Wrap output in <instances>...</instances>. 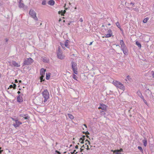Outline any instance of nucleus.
<instances>
[{"label":"nucleus","mask_w":154,"mask_h":154,"mask_svg":"<svg viewBox=\"0 0 154 154\" xmlns=\"http://www.w3.org/2000/svg\"><path fill=\"white\" fill-rule=\"evenodd\" d=\"M113 84L116 87L123 91L124 90L125 87L120 82L116 81H113Z\"/></svg>","instance_id":"nucleus-1"},{"label":"nucleus","mask_w":154,"mask_h":154,"mask_svg":"<svg viewBox=\"0 0 154 154\" xmlns=\"http://www.w3.org/2000/svg\"><path fill=\"white\" fill-rule=\"evenodd\" d=\"M71 64L72 69L73 72L75 74H77L78 71L77 63L75 62L72 61L71 62Z\"/></svg>","instance_id":"nucleus-2"},{"label":"nucleus","mask_w":154,"mask_h":154,"mask_svg":"<svg viewBox=\"0 0 154 154\" xmlns=\"http://www.w3.org/2000/svg\"><path fill=\"white\" fill-rule=\"evenodd\" d=\"M33 60L31 58H27L25 59L23 63V66L26 65H29L31 64L33 62Z\"/></svg>","instance_id":"nucleus-3"},{"label":"nucleus","mask_w":154,"mask_h":154,"mask_svg":"<svg viewBox=\"0 0 154 154\" xmlns=\"http://www.w3.org/2000/svg\"><path fill=\"white\" fill-rule=\"evenodd\" d=\"M29 14L35 20H38V19L36 16V13L32 10H30L29 12Z\"/></svg>","instance_id":"nucleus-4"},{"label":"nucleus","mask_w":154,"mask_h":154,"mask_svg":"<svg viewBox=\"0 0 154 154\" xmlns=\"http://www.w3.org/2000/svg\"><path fill=\"white\" fill-rule=\"evenodd\" d=\"M42 94L44 98L48 99L49 98V93L47 89L44 90V91L42 92Z\"/></svg>","instance_id":"nucleus-5"},{"label":"nucleus","mask_w":154,"mask_h":154,"mask_svg":"<svg viewBox=\"0 0 154 154\" xmlns=\"http://www.w3.org/2000/svg\"><path fill=\"white\" fill-rule=\"evenodd\" d=\"M13 120H15V122L13 124V125L15 128H18L20 125L22 124V123L18 120L13 119Z\"/></svg>","instance_id":"nucleus-6"},{"label":"nucleus","mask_w":154,"mask_h":154,"mask_svg":"<svg viewBox=\"0 0 154 154\" xmlns=\"http://www.w3.org/2000/svg\"><path fill=\"white\" fill-rule=\"evenodd\" d=\"M22 96H23V94L18 95L17 98V101L18 102L21 103L23 101V99Z\"/></svg>","instance_id":"nucleus-7"},{"label":"nucleus","mask_w":154,"mask_h":154,"mask_svg":"<svg viewBox=\"0 0 154 154\" xmlns=\"http://www.w3.org/2000/svg\"><path fill=\"white\" fill-rule=\"evenodd\" d=\"M120 44L121 47V49H124L127 48L125 43L122 40H120Z\"/></svg>","instance_id":"nucleus-8"},{"label":"nucleus","mask_w":154,"mask_h":154,"mask_svg":"<svg viewBox=\"0 0 154 154\" xmlns=\"http://www.w3.org/2000/svg\"><path fill=\"white\" fill-rule=\"evenodd\" d=\"M20 117H23L25 119L29 120L30 117L28 116V114H21L20 115Z\"/></svg>","instance_id":"nucleus-9"},{"label":"nucleus","mask_w":154,"mask_h":154,"mask_svg":"<svg viewBox=\"0 0 154 154\" xmlns=\"http://www.w3.org/2000/svg\"><path fill=\"white\" fill-rule=\"evenodd\" d=\"M107 106L104 104H101L100 106L98 107L99 109H101L105 111L106 109Z\"/></svg>","instance_id":"nucleus-10"},{"label":"nucleus","mask_w":154,"mask_h":154,"mask_svg":"<svg viewBox=\"0 0 154 154\" xmlns=\"http://www.w3.org/2000/svg\"><path fill=\"white\" fill-rule=\"evenodd\" d=\"M123 151L122 149L115 150L113 151V153L115 154H121V152Z\"/></svg>","instance_id":"nucleus-11"},{"label":"nucleus","mask_w":154,"mask_h":154,"mask_svg":"<svg viewBox=\"0 0 154 154\" xmlns=\"http://www.w3.org/2000/svg\"><path fill=\"white\" fill-rule=\"evenodd\" d=\"M12 64L15 67H20V65L14 60H12L11 62Z\"/></svg>","instance_id":"nucleus-12"},{"label":"nucleus","mask_w":154,"mask_h":154,"mask_svg":"<svg viewBox=\"0 0 154 154\" xmlns=\"http://www.w3.org/2000/svg\"><path fill=\"white\" fill-rule=\"evenodd\" d=\"M46 71V69L44 68H42L40 70V75L41 76H44L45 72Z\"/></svg>","instance_id":"nucleus-13"},{"label":"nucleus","mask_w":154,"mask_h":154,"mask_svg":"<svg viewBox=\"0 0 154 154\" xmlns=\"http://www.w3.org/2000/svg\"><path fill=\"white\" fill-rule=\"evenodd\" d=\"M69 42V41L68 40H66L64 44L65 46L67 48H69L68 44Z\"/></svg>","instance_id":"nucleus-14"},{"label":"nucleus","mask_w":154,"mask_h":154,"mask_svg":"<svg viewBox=\"0 0 154 154\" xmlns=\"http://www.w3.org/2000/svg\"><path fill=\"white\" fill-rule=\"evenodd\" d=\"M137 94L138 95L141 99H143L144 98V97L142 95L140 91H138L137 92Z\"/></svg>","instance_id":"nucleus-15"},{"label":"nucleus","mask_w":154,"mask_h":154,"mask_svg":"<svg viewBox=\"0 0 154 154\" xmlns=\"http://www.w3.org/2000/svg\"><path fill=\"white\" fill-rule=\"evenodd\" d=\"M48 3L50 5H53L55 4V2L53 0H50L48 2Z\"/></svg>","instance_id":"nucleus-16"},{"label":"nucleus","mask_w":154,"mask_h":154,"mask_svg":"<svg viewBox=\"0 0 154 154\" xmlns=\"http://www.w3.org/2000/svg\"><path fill=\"white\" fill-rule=\"evenodd\" d=\"M57 56L58 58L60 59H63V57L62 55L61 54V53H57Z\"/></svg>","instance_id":"nucleus-17"},{"label":"nucleus","mask_w":154,"mask_h":154,"mask_svg":"<svg viewBox=\"0 0 154 154\" xmlns=\"http://www.w3.org/2000/svg\"><path fill=\"white\" fill-rule=\"evenodd\" d=\"M21 0H20L19 2V5L20 8H23L24 6V5L23 3H21Z\"/></svg>","instance_id":"nucleus-18"},{"label":"nucleus","mask_w":154,"mask_h":154,"mask_svg":"<svg viewBox=\"0 0 154 154\" xmlns=\"http://www.w3.org/2000/svg\"><path fill=\"white\" fill-rule=\"evenodd\" d=\"M116 25L120 29L121 31H123V29L121 28L120 23L118 22L116 23Z\"/></svg>","instance_id":"nucleus-19"},{"label":"nucleus","mask_w":154,"mask_h":154,"mask_svg":"<svg viewBox=\"0 0 154 154\" xmlns=\"http://www.w3.org/2000/svg\"><path fill=\"white\" fill-rule=\"evenodd\" d=\"M112 35L108 33L107 34H105L104 35V36H103V38H104V37L106 38H109V37H111Z\"/></svg>","instance_id":"nucleus-20"},{"label":"nucleus","mask_w":154,"mask_h":154,"mask_svg":"<svg viewBox=\"0 0 154 154\" xmlns=\"http://www.w3.org/2000/svg\"><path fill=\"white\" fill-rule=\"evenodd\" d=\"M123 51V52L124 54H126L128 53V50L127 48H124V49H121Z\"/></svg>","instance_id":"nucleus-21"},{"label":"nucleus","mask_w":154,"mask_h":154,"mask_svg":"<svg viewBox=\"0 0 154 154\" xmlns=\"http://www.w3.org/2000/svg\"><path fill=\"white\" fill-rule=\"evenodd\" d=\"M51 73H48V74L46 73V79L47 80H48L49 79Z\"/></svg>","instance_id":"nucleus-22"},{"label":"nucleus","mask_w":154,"mask_h":154,"mask_svg":"<svg viewBox=\"0 0 154 154\" xmlns=\"http://www.w3.org/2000/svg\"><path fill=\"white\" fill-rule=\"evenodd\" d=\"M142 142L143 143L144 146H146L147 144V140L146 139H145L144 140H142Z\"/></svg>","instance_id":"nucleus-23"},{"label":"nucleus","mask_w":154,"mask_h":154,"mask_svg":"<svg viewBox=\"0 0 154 154\" xmlns=\"http://www.w3.org/2000/svg\"><path fill=\"white\" fill-rule=\"evenodd\" d=\"M136 44L138 46V47L140 48H141V44L138 41L136 42Z\"/></svg>","instance_id":"nucleus-24"},{"label":"nucleus","mask_w":154,"mask_h":154,"mask_svg":"<svg viewBox=\"0 0 154 154\" xmlns=\"http://www.w3.org/2000/svg\"><path fill=\"white\" fill-rule=\"evenodd\" d=\"M149 17H146V18H144L143 21V23H146L147 22V21L149 20Z\"/></svg>","instance_id":"nucleus-25"},{"label":"nucleus","mask_w":154,"mask_h":154,"mask_svg":"<svg viewBox=\"0 0 154 154\" xmlns=\"http://www.w3.org/2000/svg\"><path fill=\"white\" fill-rule=\"evenodd\" d=\"M68 115L69 118L70 119H72L74 118V116L71 114H68Z\"/></svg>","instance_id":"nucleus-26"},{"label":"nucleus","mask_w":154,"mask_h":154,"mask_svg":"<svg viewBox=\"0 0 154 154\" xmlns=\"http://www.w3.org/2000/svg\"><path fill=\"white\" fill-rule=\"evenodd\" d=\"M137 148H138V149L140 150V151L142 153H143V150L142 147L141 146H138Z\"/></svg>","instance_id":"nucleus-27"},{"label":"nucleus","mask_w":154,"mask_h":154,"mask_svg":"<svg viewBox=\"0 0 154 154\" xmlns=\"http://www.w3.org/2000/svg\"><path fill=\"white\" fill-rule=\"evenodd\" d=\"M44 76H41L40 77V82H42V81H45V79H43V78L44 77Z\"/></svg>","instance_id":"nucleus-28"},{"label":"nucleus","mask_w":154,"mask_h":154,"mask_svg":"<svg viewBox=\"0 0 154 154\" xmlns=\"http://www.w3.org/2000/svg\"><path fill=\"white\" fill-rule=\"evenodd\" d=\"M85 136L83 135L82 137H81L80 138L79 140L81 141V140H85Z\"/></svg>","instance_id":"nucleus-29"},{"label":"nucleus","mask_w":154,"mask_h":154,"mask_svg":"<svg viewBox=\"0 0 154 154\" xmlns=\"http://www.w3.org/2000/svg\"><path fill=\"white\" fill-rule=\"evenodd\" d=\"M107 32L109 34H110L112 35V30L111 29H109L108 30Z\"/></svg>","instance_id":"nucleus-30"},{"label":"nucleus","mask_w":154,"mask_h":154,"mask_svg":"<svg viewBox=\"0 0 154 154\" xmlns=\"http://www.w3.org/2000/svg\"><path fill=\"white\" fill-rule=\"evenodd\" d=\"M127 79L130 82H131L132 80V79L130 77L129 75L127 76Z\"/></svg>","instance_id":"nucleus-31"},{"label":"nucleus","mask_w":154,"mask_h":154,"mask_svg":"<svg viewBox=\"0 0 154 154\" xmlns=\"http://www.w3.org/2000/svg\"><path fill=\"white\" fill-rule=\"evenodd\" d=\"M73 78L74 79H75V80H77L76 79L77 78H78V77L76 75H75V74H74L73 76Z\"/></svg>","instance_id":"nucleus-32"},{"label":"nucleus","mask_w":154,"mask_h":154,"mask_svg":"<svg viewBox=\"0 0 154 154\" xmlns=\"http://www.w3.org/2000/svg\"><path fill=\"white\" fill-rule=\"evenodd\" d=\"M42 4L43 5H46V1L45 0H43L42 2Z\"/></svg>","instance_id":"nucleus-33"},{"label":"nucleus","mask_w":154,"mask_h":154,"mask_svg":"<svg viewBox=\"0 0 154 154\" xmlns=\"http://www.w3.org/2000/svg\"><path fill=\"white\" fill-rule=\"evenodd\" d=\"M62 13V14H61V15L64 16V14L66 13V11L65 10H64L63 11Z\"/></svg>","instance_id":"nucleus-34"},{"label":"nucleus","mask_w":154,"mask_h":154,"mask_svg":"<svg viewBox=\"0 0 154 154\" xmlns=\"http://www.w3.org/2000/svg\"><path fill=\"white\" fill-rule=\"evenodd\" d=\"M100 113L101 115H105V114H106V113H105V112L103 111H101Z\"/></svg>","instance_id":"nucleus-35"},{"label":"nucleus","mask_w":154,"mask_h":154,"mask_svg":"<svg viewBox=\"0 0 154 154\" xmlns=\"http://www.w3.org/2000/svg\"><path fill=\"white\" fill-rule=\"evenodd\" d=\"M55 154H61L59 151L57 150H55Z\"/></svg>","instance_id":"nucleus-36"},{"label":"nucleus","mask_w":154,"mask_h":154,"mask_svg":"<svg viewBox=\"0 0 154 154\" xmlns=\"http://www.w3.org/2000/svg\"><path fill=\"white\" fill-rule=\"evenodd\" d=\"M13 88V89H14V87L13 86V85H10L9 87L8 88V89H9V88Z\"/></svg>","instance_id":"nucleus-37"},{"label":"nucleus","mask_w":154,"mask_h":154,"mask_svg":"<svg viewBox=\"0 0 154 154\" xmlns=\"http://www.w3.org/2000/svg\"><path fill=\"white\" fill-rule=\"evenodd\" d=\"M12 84H13V85L14 87V89H15L16 88V85L15 84L13 83H12Z\"/></svg>","instance_id":"nucleus-38"},{"label":"nucleus","mask_w":154,"mask_h":154,"mask_svg":"<svg viewBox=\"0 0 154 154\" xmlns=\"http://www.w3.org/2000/svg\"><path fill=\"white\" fill-rule=\"evenodd\" d=\"M142 99L143 100V101L144 102V103H145L146 104V105H147V102H146V100L144 99V98H143V99Z\"/></svg>","instance_id":"nucleus-39"},{"label":"nucleus","mask_w":154,"mask_h":154,"mask_svg":"<svg viewBox=\"0 0 154 154\" xmlns=\"http://www.w3.org/2000/svg\"><path fill=\"white\" fill-rule=\"evenodd\" d=\"M62 12H63V10H61V11H59L58 12V13L59 14L61 15V14H62Z\"/></svg>","instance_id":"nucleus-40"},{"label":"nucleus","mask_w":154,"mask_h":154,"mask_svg":"<svg viewBox=\"0 0 154 154\" xmlns=\"http://www.w3.org/2000/svg\"><path fill=\"white\" fill-rule=\"evenodd\" d=\"M60 44L62 48H63L65 46L64 44L60 43Z\"/></svg>","instance_id":"nucleus-41"},{"label":"nucleus","mask_w":154,"mask_h":154,"mask_svg":"<svg viewBox=\"0 0 154 154\" xmlns=\"http://www.w3.org/2000/svg\"><path fill=\"white\" fill-rule=\"evenodd\" d=\"M79 21H80L81 22H82L83 21V20H82V18H80L79 21Z\"/></svg>","instance_id":"nucleus-42"},{"label":"nucleus","mask_w":154,"mask_h":154,"mask_svg":"<svg viewBox=\"0 0 154 154\" xmlns=\"http://www.w3.org/2000/svg\"><path fill=\"white\" fill-rule=\"evenodd\" d=\"M85 134L87 135H89L90 133L88 131H87L86 132H85Z\"/></svg>","instance_id":"nucleus-43"},{"label":"nucleus","mask_w":154,"mask_h":154,"mask_svg":"<svg viewBox=\"0 0 154 154\" xmlns=\"http://www.w3.org/2000/svg\"><path fill=\"white\" fill-rule=\"evenodd\" d=\"M57 53H61L60 49L59 48H58V51H57Z\"/></svg>","instance_id":"nucleus-44"},{"label":"nucleus","mask_w":154,"mask_h":154,"mask_svg":"<svg viewBox=\"0 0 154 154\" xmlns=\"http://www.w3.org/2000/svg\"><path fill=\"white\" fill-rule=\"evenodd\" d=\"M88 142V144L89 145H90V141L87 139L86 140H85V142Z\"/></svg>","instance_id":"nucleus-45"},{"label":"nucleus","mask_w":154,"mask_h":154,"mask_svg":"<svg viewBox=\"0 0 154 154\" xmlns=\"http://www.w3.org/2000/svg\"><path fill=\"white\" fill-rule=\"evenodd\" d=\"M82 141H81L79 140V142L81 143L82 144H83L84 143V140H82Z\"/></svg>","instance_id":"nucleus-46"},{"label":"nucleus","mask_w":154,"mask_h":154,"mask_svg":"<svg viewBox=\"0 0 154 154\" xmlns=\"http://www.w3.org/2000/svg\"><path fill=\"white\" fill-rule=\"evenodd\" d=\"M146 88V89H147V90L149 91V93H150V94H152V92L150 91L149 90V88H148V89H147Z\"/></svg>","instance_id":"nucleus-47"},{"label":"nucleus","mask_w":154,"mask_h":154,"mask_svg":"<svg viewBox=\"0 0 154 154\" xmlns=\"http://www.w3.org/2000/svg\"><path fill=\"white\" fill-rule=\"evenodd\" d=\"M75 151H76V150H74L72 152H71V154H73L74 153H75Z\"/></svg>","instance_id":"nucleus-48"},{"label":"nucleus","mask_w":154,"mask_h":154,"mask_svg":"<svg viewBox=\"0 0 154 154\" xmlns=\"http://www.w3.org/2000/svg\"><path fill=\"white\" fill-rule=\"evenodd\" d=\"M48 99H46L45 98V99H44V102H45V103L47 101V100Z\"/></svg>","instance_id":"nucleus-49"},{"label":"nucleus","mask_w":154,"mask_h":154,"mask_svg":"<svg viewBox=\"0 0 154 154\" xmlns=\"http://www.w3.org/2000/svg\"><path fill=\"white\" fill-rule=\"evenodd\" d=\"M78 145H76L75 147V148L76 149H78Z\"/></svg>","instance_id":"nucleus-50"},{"label":"nucleus","mask_w":154,"mask_h":154,"mask_svg":"<svg viewBox=\"0 0 154 154\" xmlns=\"http://www.w3.org/2000/svg\"><path fill=\"white\" fill-rule=\"evenodd\" d=\"M80 152H82L83 150H84V149H82V148H80Z\"/></svg>","instance_id":"nucleus-51"},{"label":"nucleus","mask_w":154,"mask_h":154,"mask_svg":"<svg viewBox=\"0 0 154 154\" xmlns=\"http://www.w3.org/2000/svg\"><path fill=\"white\" fill-rule=\"evenodd\" d=\"M87 148H86L87 149V150H89V146L88 145H87Z\"/></svg>","instance_id":"nucleus-52"},{"label":"nucleus","mask_w":154,"mask_h":154,"mask_svg":"<svg viewBox=\"0 0 154 154\" xmlns=\"http://www.w3.org/2000/svg\"><path fill=\"white\" fill-rule=\"evenodd\" d=\"M18 82V81L17 79H15V83H17Z\"/></svg>","instance_id":"nucleus-53"},{"label":"nucleus","mask_w":154,"mask_h":154,"mask_svg":"<svg viewBox=\"0 0 154 154\" xmlns=\"http://www.w3.org/2000/svg\"><path fill=\"white\" fill-rule=\"evenodd\" d=\"M152 75L153 78H154V72L153 71H152Z\"/></svg>","instance_id":"nucleus-54"},{"label":"nucleus","mask_w":154,"mask_h":154,"mask_svg":"<svg viewBox=\"0 0 154 154\" xmlns=\"http://www.w3.org/2000/svg\"><path fill=\"white\" fill-rule=\"evenodd\" d=\"M130 5H132V6H133L134 5V4L133 3L131 2L130 3Z\"/></svg>","instance_id":"nucleus-55"},{"label":"nucleus","mask_w":154,"mask_h":154,"mask_svg":"<svg viewBox=\"0 0 154 154\" xmlns=\"http://www.w3.org/2000/svg\"><path fill=\"white\" fill-rule=\"evenodd\" d=\"M17 93L18 94H20L21 93V92L20 91H18V92H17Z\"/></svg>","instance_id":"nucleus-56"},{"label":"nucleus","mask_w":154,"mask_h":154,"mask_svg":"<svg viewBox=\"0 0 154 154\" xmlns=\"http://www.w3.org/2000/svg\"><path fill=\"white\" fill-rule=\"evenodd\" d=\"M85 148V146L84 145H83L82 147H81V148Z\"/></svg>","instance_id":"nucleus-57"},{"label":"nucleus","mask_w":154,"mask_h":154,"mask_svg":"<svg viewBox=\"0 0 154 154\" xmlns=\"http://www.w3.org/2000/svg\"><path fill=\"white\" fill-rule=\"evenodd\" d=\"M5 42H7L8 41V39L7 38H5Z\"/></svg>","instance_id":"nucleus-58"},{"label":"nucleus","mask_w":154,"mask_h":154,"mask_svg":"<svg viewBox=\"0 0 154 154\" xmlns=\"http://www.w3.org/2000/svg\"><path fill=\"white\" fill-rule=\"evenodd\" d=\"M92 43H93V42H91L90 43V44H89V45H91L92 44Z\"/></svg>","instance_id":"nucleus-59"},{"label":"nucleus","mask_w":154,"mask_h":154,"mask_svg":"<svg viewBox=\"0 0 154 154\" xmlns=\"http://www.w3.org/2000/svg\"><path fill=\"white\" fill-rule=\"evenodd\" d=\"M84 125L85 127L86 128H87V126L86 124H84Z\"/></svg>","instance_id":"nucleus-60"},{"label":"nucleus","mask_w":154,"mask_h":154,"mask_svg":"<svg viewBox=\"0 0 154 154\" xmlns=\"http://www.w3.org/2000/svg\"><path fill=\"white\" fill-rule=\"evenodd\" d=\"M86 136L87 138L90 139V138L89 137V136H88V135H87Z\"/></svg>","instance_id":"nucleus-61"},{"label":"nucleus","mask_w":154,"mask_h":154,"mask_svg":"<svg viewBox=\"0 0 154 154\" xmlns=\"http://www.w3.org/2000/svg\"><path fill=\"white\" fill-rule=\"evenodd\" d=\"M3 151L2 150H0V154H1Z\"/></svg>","instance_id":"nucleus-62"},{"label":"nucleus","mask_w":154,"mask_h":154,"mask_svg":"<svg viewBox=\"0 0 154 154\" xmlns=\"http://www.w3.org/2000/svg\"><path fill=\"white\" fill-rule=\"evenodd\" d=\"M19 82L20 83H21L22 82V81L21 80H19Z\"/></svg>","instance_id":"nucleus-63"},{"label":"nucleus","mask_w":154,"mask_h":154,"mask_svg":"<svg viewBox=\"0 0 154 154\" xmlns=\"http://www.w3.org/2000/svg\"><path fill=\"white\" fill-rule=\"evenodd\" d=\"M83 134H85V132H84V131H83Z\"/></svg>","instance_id":"nucleus-64"}]
</instances>
